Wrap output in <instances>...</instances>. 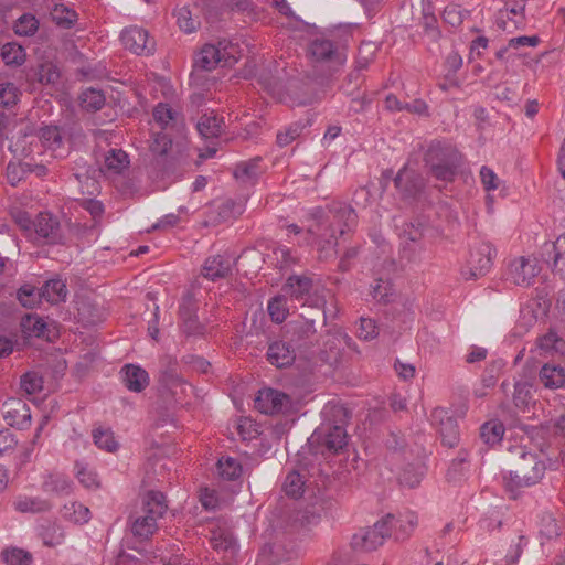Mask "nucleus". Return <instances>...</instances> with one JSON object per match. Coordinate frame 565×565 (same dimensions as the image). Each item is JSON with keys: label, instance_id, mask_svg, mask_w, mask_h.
Here are the masks:
<instances>
[{"label": "nucleus", "instance_id": "nucleus-10", "mask_svg": "<svg viewBox=\"0 0 565 565\" xmlns=\"http://www.w3.org/2000/svg\"><path fill=\"white\" fill-rule=\"evenodd\" d=\"M541 268L535 257H518L509 265V275L513 284L529 287L534 282Z\"/></svg>", "mask_w": 565, "mask_h": 565}, {"label": "nucleus", "instance_id": "nucleus-7", "mask_svg": "<svg viewBox=\"0 0 565 565\" xmlns=\"http://www.w3.org/2000/svg\"><path fill=\"white\" fill-rule=\"evenodd\" d=\"M493 248L486 243L476 246L468 259L467 266L461 269V276L465 280H477L484 276L492 266Z\"/></svg>", "mask_w": 565, "mask_h": 565}, {"label": "nucleus", "instance_id": "nucleus-57", "mask_svg": "<svg viewBox=\"0 0 565 565\" xmlns=\"http://www.w3.org/2000/svg\"><path fill=\"white\" fill-rule=\"evenodd\" d=\"M260 158H254L249 160L248 162H242L239 163L234 172V175L236 178H247V179H254L257 177L258 173V166H259Z\"/></svg>", "mask_w": 565, "mask_h": 565}, {"label": "nucleus", "instance_id": "nucleus-24", "mask_svg": "<svg viewBox=\"0 0 565 565\" xmlns=\"http://www.w3.org/2000/svg\"><path fill=\"white\" fill-rule=\"evenodd\" d=\"M43 491L55 495H67L72 492V481L60 472L49 473L42 484Z\"/></svg>", "mask_w": 565, "mask_h": 565}, {"label": "nucleus", "instance_id": "nucleus-46", "mask_svg": "<svg viewBox=\"0 0 565 565\" xmlns=\"http://www.w3.org/2000/svg\"><path fill=\"white\" fill-rule=\"evenodd\" d=\"M39 29V20L33 14L21 15L14 25V31L19 35L31 36Z\"/></svg>", "mask_w": 565, "mask_h": 565}, {"label": "nucleus", "instance_id": "nucleus-34", "mask_svg": "<svg viewBox=\"0 0 565 565\" xmlns=\"http://www.w3.org/2000/svg\"><path fill=\"white\" fill-rule=\"evenodd\" d=\"M41 295L51 303L63 301L67 295L66 284L61 279H51L41 288Z\"/></svg>", "mask_w": 565, "mask_h": 565}, {"label": "nucleus", "instance_id": "nucleus-55", "mask_svg": "<svg viewBox=\"0 0 565 565\" xmlns=\"http://www.w3.org/2000/svg\"><path fill=\"white\" fill-rule=\"evenodd\" d=\"M286 301L281 297L273 298L268 303V313L274 322L280 323L287 317Z\"/></svg>", "mask_w": 565, "mask_h": 565}, {"label": "nucleus", "instance_id": "nucleus-16", "mask_svg": "<svg viewBox=\"0 0 565 565\" xmlns=\"http://www.w3.org/2000/svg\"><path fill=\"white\" fill-rule=\"evenodd\" d=\"M309 321L310 322H307L299 318L286 326V333L288 334L289 340L298 347H302L308 342H311L317 332V328L312 324V319H309Z\"/></svg>", "mask_w": 565, "mask_h": 565}, {"label": "nucleus", "instance_id": "nucleus-35", "mask_svg": "<svg viewBox=\"0 0 565 565\" xmlns=\"http://www.w3.org/2000/svg\"><path fill=\"white\" fill-rule=\"evenodd\" d=\"M220 49V58L222 66H233L242 56V50L238 44L228 40H221L217 43Z\"/></svg>", "mask_w": 565, "mask_h": 565}, {"label": "nucleus", "instance_id": "nucleus-19", "mask_svg": "<svg viewBox=\"0 0 565 565\" xmlns=\"http://www.w3.org/2000/svg\"><path fill=\"white\" fill-rule=\"evenodd\" d=\"M35 233L50 244L58 243L61 239L60 223L49 213H40L34 221Z\"/></svg>", "mask_w": 565, "mask_h": 565}, {"label": "nucleus", "instance_id": "nucleus-50", "mask_svg": "<svg viewBox=\"0 0 565 565\" xmlns=\"http://www.w3.org/2000/svg\"><path fill=\"white\" fill-rule=\"evenodd\" d=\"M320 303H317L315 308L309 310L306 308V303L302 305L303 312L300 315V319L303 321L310 322L309 319H312V324L316 327V324H326L327 315L323 310L322 306L324 305L323 299L318 300Z\"/></svg>", "mask_w": 565, "mask_h": 565}, {"label": "nucleus", "instance_id": "nucleus-25", "mask_svg": "<svg viewBox=\"0 0 565 565\" xmlns=\"http://www.w3.org/2000/svg\"><path fill=\"white\" fill-rule=\"evenodd\" d=\"M21 328L26 337H36L49 341L52 340L50 334L51 330L46 322L38 316L26 315L22 318Z\"/></svg>", "mask_w": 565, "mask_h": 565}, {"label": "nucleus", "instance_id": "nucleus-13", "mask_svg": "<svg viewBox=\"0 0 565 565\" xmlns=\"http://www.w3.org/2000/svg\"><path fill=\"white\" fill-rule=\"evenodd\" d=\"M394 184L405 199L414 198L425 188L424 178L415 170L404 167L394 178Z\"/></svg>", "mask_w": 565, "mask_h": 565}, {"label": "nucleus", "instance_id": "nucleus-11", "mask_svg": "<svg viewBox=\"0 0 565 565\" xmlns=\"http://www.w3.org/2000/svg\"><path fill=\"white\" fill-rule=\"evenodd\" d=\"M291 404L290 397L274 388H264L258 392L255 398V407L264 414L285 413Z\"/></svg>", "mask_w": 565, "mask_h": 565}, {"label": "nucleus", "instance_id": "nucleus-40", "mask_svg": "<svg viewBox=\"0 0 565 565\" xmlns=\"http://www.w3.org/2000/svg\"><path fill=\"white\" fill-rule=\"evenodd\" d=\"M1 556L7 565H31L33 562V556L30 552L18 547L3 550Z\"/></svg>", "mask_w": 565, "mask_h": 565}, {"label": "nucleus", "instance_id": "nucleus-42", "mask_svg": "<svg viewBox=\"0 0 565 565\" xmlns=\"http://www.w3.org/2000/svg\"><path fill=\"white\" fill-rule=\"evenodd\" d=\"M89 509L79 502H72L63 508V515L74 523H86L89 520Z\"/></svg>", "mask_w": 565, "mask_h": 565}, {"label": "nucleus", "instance_id": "nucleus-3", "mask_svg": "<svg viewBox=\"0 0 565 565\" xmlns=\"http://www.w3.org/2000/svg\"><path fill=\"white\" fill-rule=\"evenodd\" d=\"M311 217L315 220V224L308 227V233L310 234L322 231L331 233V230H334L335 234L338 233L342 236L347 231H351L358 222L355 211L342 203L331 205L328 212L317 207L311 213Z\"/></svg>", "mask_w": 565, "mask_h": 565}, {"label": "nucleus", "instance_id": "nucleus-63", "mask_svg": "<svg viewBox=\"0 0 565 565\" xmlns=\"http://www.w3.org/2000/svg\"><path fill=\"white\" fill-rule=\"evenodd\" d=\"M531 386L526 382H516L514 384L513 401L518 407H523L530 398Z\"/></svg>", "mask_w": 565, "mask_h": 565}, {"label": "nucleus", "instance_id": "nucleus-30", "mask_svg": "<svg viewBox=\"0 0 565 565\" xmlns=\"http://www.w3.org/2000/svg\"><path fill=\"white\" fill-rule=\"evenodd\" d=\"M220 56V49L217 45L205 44L195 60V66L204 71H211L217 65L222 66Z\"/></svg>", "mask_w": 565, "mask_h": 565}, {"label": "nucleus", "instance_id": "nucleus-60", "mask_svg": "<svg viewBox=\"0 0 565 565\" xmlns=\"http://www.w3.org/2000/svg\"><path fill=\"white\" fill-rule=\"evenodd\" d=\"M196 301L191 294H186L182 298V302L179 308L180 318L183 321L196 317Z\"/></svg>", "mask_w": 565, "mask_h": 565}, {"label": "nucleus", "instance_id": "nucleus-48", "mask_svg": "<svg viewBox=\"0 0 565 565\" xmlns=\"http://www.w3.org/2000/svg\"><path fill=\"white\" fill-rule=\"evenodd\" d=\"M174 14L179 28L186 33L194 32L200 25V22L192 18V13L186 7L179 8Z\"/></svg>", "mask_w": 565, "mask_h": 565}, {"label": "nucleus", "instance_id": "nucleus-20", "mask_svg": "<svg viewBox=\"0 0 565 565\" xmlns=\"http://www.w3.org/2000/svg\"><path fill=\"white\" fill-rule=\"evenodd\" d=\"M122 372L124 382L129 391L140 393L149 385V375L140 366L127 364Z\"/></svg>", "mask_w": 565, "mask_h": 565}, {"label": "nucleus", "instance_id": "nucleus-39", "mask_svg": "<svg viewBox=\"0 0 565 565\" xmlns=\"http://www.w3.org/2000/svg\"><path fill=\"white\" fill-rule=\"evenodd\" d=\"M130 160L127 152L121 149L108 150V172L122 174L129 169Z\"/></svg>", "mask_w": 565, "mask_h": 565}, {"label": "nucleus", "instance_id": "nucleus-47", "mask_svg": "<svg viewBox=\"0 0 565 565\" xmlns=\"http://www.w3.org/2000/svg\"><path fill=\"white\" fill-rule=\"evenodd\" d=\"M36 78L41 84H54L60 78V72L52 62H45L38 66Z\"/></svg>", "mask_w": 565, "mask_h": 565}, {"label": "nucleus", "instance_id": "nucleus-44", "mask_svg": "<svg viewBox=\"0 0 565 565\" xmlns=\"http://www.w3.org/2000/svg\"><path fill=\"white\" fill-rule=\"evenodd\" d=\"M42 298L41 289L38 291L31 285H24L18 290V300L25 308H34L41 302Z\"/></svg>", "mask_w": 565, "mask_h": 565}, {"label": "nucleus", "instance_id": "nucleus-12", "mask_svg": "<svg viewBox=\"0 0 565 565\" xmlns=\"http://www.w3.org/2000/svg\"><path fill=\"white\" fill-rule=\"evenodd\" d=\"M431 419L439 427L441 441L445 446L454 448L459 443V429L457 420L449 415L448 411L437 407L431 413Z\"/></svg>", "mask_w": 565, "mask_h": 565}, {"label": "nucleus", "instance_id": "nucleus-53", "mask_svg": "<svg viewBox=\"0 0 565 565\" xmlns=\"http://www.w3.org/2000/svg\"><path fill=\"white\" fill-rule=\"evenodd\" d=\"M153 118L161 126V128H166L169 122L174 121L177 118V113L168 105L160 103L153 109Z\"/></svg>", "mask_w": 565, "mask_h": 565}, {"label": "nucleus", "instance_id": "nucleus-27", "mask_svg": "<svg viewBox=\"0 0 565 565\" xmlns=\"http://www.w3.org/2000/svg\"><path fill=\"white\" fill-rule=\"evenodd\" d=\"M342 340L338 337L329 339L319 353L320 360L332 367H337L342 362Z\"/></svg>", "mask_w": 565, "mask_h": 565}, {"label": "nucleus", "instance_id": "nucleus-31", "mask_svg": "<svg viewBox=\"0 0 565 565\" xmlns=\"http://www.w3.org/2000/svg\"><path fill=\"white\" fill-rule=\"evenodd\" d=\"M425 466L423 462L407 465L398 475V481L402 486L415 488L418 486L425 475Z\"/></svg>", "mask_w": 565, "mask_h": 565}, {"label": "nucleus", "instance_id": "nucleus-21", "mask_svg": "<svg viewBox=\"0 0 565 565\" xmlns=\"http://www.w3.org/2000/svg\"><path fill=\"white\" fill-rule=\"evenodd\" d=\"M168 510L166 495L160 491L150 490L142 498V513L153 516L156 520L162 518Z\"/></svg>", "mask_w": 565, "mask_h": 565}, {"label": "nucleus", "instance_id": "nucleus-32", "mask_svg": "<svg viewBox=\"0 0 565 565\" xmlns=\"http://www.w3.org/2000/svg\"><path fill=\"white\" fill-rule=\"evenodd\" d=\"M157 521L153 516L142 513L132 522L131 532L135 536L147 540L158 530Z\"/></svg>", "mask_w": 565, "mask_h": 565}, {"label": "nucleus", "instance_id": "nucleus-58", "mask_svg": "<svg viewBox=\"0 0 565 565\" xmlns=\"http://www.w3.org/2000/svg\"><path fill=\"white\" fill-rule=\"evenodd\" d=\"M76 477L84 487L98 488L100 486V481L93 470L87 469V467L79 466V463H76Z\"/></svg>", "mask_w": 565, "mask_h": 565}, {"label": "nucleus", "instance_id": "nucleus-38", "mask_svg": "<svg viewBox=\"0 0 565 565\" xmlns=\"http://www.w3.org/2000/svg\"><path fill=\"white\" fill-rule=\"evenodd\" d=\"M105 100L104 93L94 88H87L79 96L81 106L87 111L99 110L104 106Z\"/></svg>", "mask_w": 565, "mask_h": 565}, {"label": "nucleus", "instance_id": "nucleus-43", "mask_svg": "<svg viewBox=\"0 0 565 565\" xmlns=\"http://www.w3.org/2000/svg\"><path fill=\"white\" fill-rule=\"evenodd\" d=\"M1 56L7 65H21L24 62V50L17 43H7L1 49Z\"/></svg>", "mask_w": 565, "mask_h": 565}, {"label": "nucleus", "instance_id": "nucleus-1", "mask_svg": "<svg viewBox=\"0 0 565 565\" xmlns=\"http://www.w3.org/2000/svg\"><path fill=\"white\" fill-rule=\"evenodd\" d=\"M507 467L509 477L504 478L505 487L512 493L520 488L537 483L546 469L537 454L527 451L521 445L509 448Z\"/></svg>", "mask_w": 565, "mask_h": 565}, {"label": "nucleus", "instance_id": "nucleus-26", "mask_svg": "<svg viewBox=\"0 0 565 565\" xmlns=\"http://www.w3.org/2000/svg\"><path fill=\"white\" fill-rule=\"evenodd\" d=\"M182 379L178 373V361L171 355H163L159 360L158 387H162Z\"/></svg>", "mask_w": 565, "mask_h": 565}, {"label": "nucleus", "instance_id": "nucleus-41", "mask_svg": "<svg viewBox=\"0 0 565 565\" xmlns=\"http://www.w3.org/2000/svg\"><path fill=\"white\" fill-rule=\"evenodd\" d=\"M504 434V427L500 422H487L480 428V437L487 445L498 444Z\"/></svg>", "mask_w": 565, "mask_h": 565}, {"label": "nucleus", "instance_id": "nucleus-5", "mask_svg": "<svg viewBox=\"0 0 565 565\" xmlns=\"http://www.w3.org/2000/svg\"><path fill=\"white\" fill-rule=\"evenodd\" d=\"M393 519L394 516L392 514H387L385 518L377 521L373 527L361 529L352 536V548L360 552L376 550L384 543L386 537L391 536V522Z\"/></svg>", "mask_w": 565, "mask_h": 565}, {"label": "nucleus", "instance_id": "nucleus-61", "mask_svg": "<svg viewBox=\"0 0 565 565\" xmlns=\"http://www.w3.org/2000/svg\"><path fill=\"white\" fill-rule=\"evenodd\" d=\"M18 100V89L12 83L0 84V105L11 106Z\"/></svg>", "mask_w": 565, "mask_h": 565}, {"label": "nucleus", "instance_id": "nucleus-51", "mask_svg": "<svg viewBox=\"0 0 565 565\" xmlns=\"http://www.w3.org/2000/svg\"><path fill=\"white\" fill-rule=\"evenodd\" d=\"M220 475L226 480H236L242 475V466L233 458L218 461Z\"/></svg>", "mask_w": 565, "mask_h": 565}, {"label": "nucleus", "instance_id": "nucleus-15", "mask_svg": "<svg viewBox=\"0 0 565 565\" xmlns=\"http://www.w3.org/2000/svg\"><path fill=\"white\" fill-rule=\"evenodd\" d=\"M172 148V139L163 132H153L149 150L156 157L157 164L166 171L172 170L174 164L169 161V150Z\"/></svg>", "mask_w": 565, "mask_h": 565}, {"label": "nucleus", "instance_id": "nucleus-14", "mask_svg": "<svg viewBox=\"0 0 565 565\" xmlns=\"http://www.w3.org/2000/svg\"><path fill=\"white\" fill-rule=\"evenodd\" d=\"M4 408L6 413L3 417L10 426L24 428L30 424V407L24 401L20 398H11L4 403Z\"/></svg>", "mask_w": 565, "mask_h": 565}, {"label": "nucleus", "instance_id": "nucleus-28", "mask_svg": "<svg viewBox=\"0 0 565 565\" xmlns=\"http://www.w3.org/2000/svg\"><path fill=\"white\" fill-rule=\"evenodd\" d=\"M540 380L547 388H559L565 385V370L554 364H544L540 371Z\"/></svg>", "mask_w": 565, "mask_h": 565}, {"label": "nucleus", "instance_id": "nucleus-18", "mask_svg": "<svg viewBox=\"0 0 565 565\" xmlns=\"http://www.w3.org/2000/svg\"><path fill=\"white\" fill-rule=\"evenodd\" d=\"M233 259L228 255H216L209 257L202 269L204 277L216 280L225 278L231 274Z\"/></svg>", "mask_w": 565, "mask_h": 565}, {"label": "nucleus", "instance_id": "nucleus-6", "mask_svg": "<svg viewBox=\"0 0 565 565\" xmlns=\"http://www.w3.org/2000/svg\"><path fill=\"white\" fill-rule=\"evenodd\" d=\"M347 431L340 425H323L311 436L313 444L322 448V454L335 455L347 446Z\"/></svg>", "mask_w": 565, "mask_h": 565}, {"label": "nucleus", "instance_id": "nucleus-23", "mask_svg": "<svg viewBox=\"0 0 565 565\" xmlns=\"http://www.w3.org/2000/svg\"><path fill=\"white\" fill-rule=\"evenodd\" d=\"M196 128L199 134L205 138H217L224 129L223 118H218L213 111L203 114L198 120Z\"/></svg>", "mask_w": 565, "mask_h": 565}, {"label": "nucleus", "instance_id": "nucleus-62", "mask_svg": "<svg viewBox=\"0 0 565 565\" xmlns=\"http://www.w3.org/2000/svg\"><path fill=\"white\" fill-rule=\"evenodd\" d=\"M358 335L360 339L369 341L377 337V327L372 319L361 318Z\"/></svg>", "mask_w": 565, "mask_h": 565}, {"label": "nucleus", "instance_id": "nucleus-37", "mask_svg": "<svg viewBox=\"0 0 565 565\" xmlns=\"http://www.w3.org/2000/svg\"><path fill=\"white\" fill-rule=\"evenodd\" d=\"M371 295L380 303H390L394 300V288L390 280L379 278L371 286Z\"/></svg>", "mask_w": 565, "mask_h": 565}, {"label": "nucleus", "instance_id": "nucleus-49", "mask_svg": "<svg viewBox=\"0 0 565 565\" xmlns=\"http://www.w3.org/2000/svg\"><path fill=\"white\" fill-rule=\"evenodd\" d=\"M211 543L214 550L227 552L231 556L236 552V541L230 533L220 532L218 535L213 536Z\"/></svg>", "mask_w": 565, "mask_h": 565}, {"label": "nucleus", "instance_id": "nucleus-64", "mask_svg": "<svg viewBox=\"0 0 565 565\" xmlns=\"http://www.w3.org/2000/svg\"><path fill=\"white\" fill-rule=\"evenodd\" d=\"M82 206L89 212L95 223H100L104 215V204L95 199H86L82 202Z\"/></svg>", "mask_w": 565, "mask_h": 565}, {"label": "nucleus", "instance_id": "nucleus-17", "mask_svg": "<svg viewBox=\"0 0 565 565\" xmlns=\"http://www.w3.org/2000/svg\"><path fill=\"white\" fill-rule=\"evenodd\" d=\"M295 359V348L285 341H275L268 347L267 360L279 369L291 365Z\"/></svg>", "mask_w": 565, "mask_h": 565}, {"label": "nucleus", "instance_id": "nucleus-22", "mask_svg": "<svg viewBox=\"0 0 565 565\" xmlns=\"http://www.w3.org/2000/svg\"><path fill=\"white\" fill-rule=\"evenodd\" d=\"M162 397L170 396L175 404H188V397L193 393L191 384L186 383L183 379L172 382L162 387H158Z\"/></svg>", "mask_w": 565, "mask_h": 565}, {"label": "nucleus", "instance_id": "nucleus-52", "mask_svg": "<svg viewBox=\"0 0 565 565\" xmlns=\"http://www.w3.org/2000/svg\"><path fill=\"white\" fill-rule=\"evenodd\" d=\"M539 347L547 352H561L564 348V341L553 330L539 338Z\"/></svg>", "mask_w": 565, "mask_h": 565}, {"label": "nucleus", "instance_id": "nucleus-2", "mask_svg": "<svg viewBox=\"0 0 565 565\" xmlns=\"http://www.w3.org/2000/svg\"><path fill=\"white\" fill-rule=\"evenodd\" d=\"M424 161L436 180L452 182L462 164V156L450 145L434 142L427 149Z\"/></svg>", "mask_w": 565, "mask_h": 565}, {"label": "nucleus", "instance_id": "nucleus-4", "mask_svg": "<svg viewBox=\"0 0 565 565\" xmlns=\"http://www.w3.org/2000/svg\"><path fill=\"white\" fill-rule=\"evenodd\" d=\"M308 52L316 65L327 67L324 75L327 78L338 72L347 61L344 45H341L338 41L326 34L315 36L309 43Z\"/></svg>", "mask_w": 565, "mask_h": 565}, {"label": "nucleus", "instance_id": "nucleus-56", "mask_svg": "<svg viewBox=\"0 0 565 565\" xmlns=\"http://www.w3.org/2000/svg\"><path fill=\"white\" fill-rule=\"evenodd\" d=\"M50 507L51 505L47 501L38 499H24L15 503L17 510L21 512H42L47 511Z\"/></svg>", "mask_w": 565, "mask_h": 565}, {"label": "nucleus", "instance_id": "nucleus-9", "mask_svg": "<svg viewBox=\"0 0 565 565\" xmlns=\"http://www.w3.org/2000/svg\"><path fill=\"white\" fill-rule=\"evenodd\" d=\"M125 49L137 55H150L154 52L156 43L147 30L139 26L126 28L120 34Z\"/></svg>", "mask_w": 565, "mask_h": 565}, {"label": "nucleus", "instance_id": "nucleus-59", "mask_svg": "<svg viewBox=\"0 0 565 565\" xmlns=\"http://www.w3.org/2000/svg\"><path fill=\"white\" fill-rule=\"evenodd\" d=\"M315 235H319V236H328V238H326L323 241V243H321L320 245V248H319V257L320 258H328L330 256H332V253L334 250V247L337 246L338 242H337V235H335V231L334 230H331V233H328L326 231H322L320 233H316Z\"/></svg>", "mask_w": 565, "mask_h": 565}, {"label": "nucleus", "instance_id": "nucleus-8", "mask_svg": "<svg viewBox=\"0 0 565 565\" xmlns=\"http://www.w3.org/2000/svg\"><path fill=\"white\" fill-rule=\"evenodd\" d=\"M108 82H113L114 84H108V107L114 109L115 117L126 116L130 117L134 110V107L130 103V99L135 96V90L124 81H116L108 76Z\"/></svg>", "mask_w": 565, "mask_h": 565}, {"label": "nucleus", "instance_id": "nucleus-54", "mask_svg": "<svg viewBox=\"0 0 565 565\" xmlns=\"http://www.w3.org/2000/svg\"><path fill=\"white\" fill-rule=\"evenodd\" d=\"M40 139L47 148H56L62 143V135L56 126L44 127L40 130Z\"/></svg>", "mask_w": 565, "mask_h": 565}, {"label": "nucleus", "instance_id": "nucleus-33", "mask_svg": "<svg viewBox=\"0 0 565 565\" xmlns=\"http://www.w3.org/2000/svg\"><path fill=\"white\" fill-rule=\"evenodd\" d=\"M286 286L292 298L296 300H303L310 294L312 279L307 276L294 275L287 279Z\"/></svg>", "mask_w": 565, "mask_h": 565}, {"label": "nucleus", "instance_id": "nucleus-36", "mask_svg": "<svg viewBox=\"0 0 565 565\" xmlns=\"http://www.w3.org/2000/svg\"><path fill=\"white\" fill-rule=\"evenodd\" d=\"M258 82L264 86L265 89L271 93L280 88L281 78L275 62H269L268 67L262 71L258 77Z\"/></svg>", "mask_w": 565, "mask_h": 565}, {"label": "nucleus", "instance_id": "nucleus-45", "mask_svg": "<svg viewBox=\"0 0 565 565\" xmlns=\"http://www.w3.org/2000/svg\"><path fill=\"white\" fill-rule=\"evenodd\" d=\"M305 481L297 471H291L287 475L284 482V490L287 495L298 499L303 492Z\"/></svg>", "mask_w": 565, "mask_h": 565}, {"label": "nucleus", "instance_id": "nucleus-29", "mask_svg": "<svg viewBox=\"0 0 565 565\" xmlns=\"http://www.w3.org/2000/svg\"><path fill=\"white\" fill-rule=\"evenodd\" d=\"M50 15L56 26L65 30L72 29L78 19L77 13L63 3H55L50 11Z\"/></svg>", "mask_w": 565, "mask_h": 565}]
</instances>
